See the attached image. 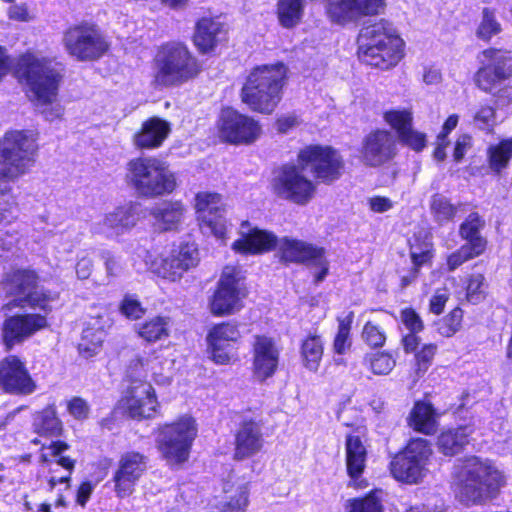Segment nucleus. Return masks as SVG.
I'll return each instance as SVG.
<instances>
[{
    "label": "nucleus",
    "instance_id": "1",
    "mask_svg": "<svg viewBox=\"0 0 512 512\" xmlns=\"http://www.w3.org/2000/svg\"><path fill=\"white\" fill-rule=\"evenodd\" d=\"M241 235L242 237L232 245L237 252L257 254L278 246L283 261L303 263L317 269L314 272L315 284L322 282L328 273L329 264L323 248L287 237L278 242L273 233L249 228L248 223L242 224Z\"/></svg>",
    "mask_w": 512,
    "mask_h": 512
},
{
    "label": "nucleus",
    "instance_id": "18",
    "mask_svg": "<svg viewBox=\"0 0 512 512\" xmlns=\"http://www.w3.org/2000/svg\"><path fill=\"white\" fill-rule=\"evenodd\" d=\"M260 133V125L253 118L231 108L222 111L220 135L224 140L235 144H250L260 136Z\"/></svg>",
    "mask_w": 512,
    "mask_h": 512
},
{
    "label": "nucleus",
    "instance_id": "51",
    "mask_svg": "<svg viewBox=\"0 0 512 512\" xmlns=\"http://www.w3.org/2000/svg\"><path fill=\"white\" fill-rule=\"evenodd\" d=\"M486 295L485 278L482 274H473L469 277L466 286V298L472 304L481 302Z\"/></svg>",
    "mask_w": 512,
    "mask_h": 512
},
{
    "label": "nucleus",
    "instance_id": "35",
    "mask_svg": "<svg viewBox=\"0 0 512 512\" xmlns=\"http://www.w3.org/2000/svg\"><path fill=\"white\" fill-rule=\"evenodd\" d=\"M484 226L485 221L478 213L473 212L459 227L460 237L467 241L465 245L472 248L476 253H483L486 248L487 242L481 236V230Z\"/></svg>",
    "mask_w": 512,
    "mask_h": 512
},
{
    "label": "nucleus",
    "instance_id": "53",
    "mask_svg": "<svg viewBox=\"0 0 512 512\" xmlns=\"http://www.w3.org/2000/svg\"><path fill=\"white\" fill-rule=\"evenodd\" d=\"M473 123L481 130L491 132L496 124V111L492 106H482L473 116Z\"/></svg>",
    "mask_w": 512,
    "mask_h": 512
},
{
    "label": "nucleus",
    "instance_id": "29",
    "mask_svg": "<svg viewBox=\"0 0 512 512\" xmlns=\"http://www.w3.org/2000/svg\"><path fill=\"white\" fill-rule=\"evenodd\" d=\"M384 120L397 131L399 140L412 150L419 152L426 146V135L412 128L410 110H389L384 113Z\"/></svg>",
    "mask_w": 512,
    "mask_h": 512
},
{
    "label": "nucleus",
    "instance_id": "56",
    "mask_svg": "<svg viewBox=\"0 0 512 512\" xmlns=\"http://www.w3.org/2000/svg\"><path fill=\"white\" fill-rule=\"evenodd\" d=\"M437 346L434 344H426L424 345L420 351H418L415 355V360L417 364V373L423 374L427 371L428 367L431 365L434 355L436 353Z\"/></svg>",
    "mask_w": 512,
    "mask_h": 512
},
{
    "label": "nucleus",
    "instance_id": "11",
    "mask_svg": "<svg viewBox=\"0 0 512 512\" xmlns=\"http://www.w3.org/2000/svg\"><path fill=\"white\" fill-rule=\"evenodd\" d=\"M306 170L300 161L297 165L282 166L271 182L274 194L297 205L307 204L313 198L316 186L306 176Z\"/></svg>",
    "mask_w": 512,
    "mask_h": 512
},
{
    "label": "nucleus",
    "instance_id": "61",
    "mask_svg": "<svg viewBox=\"0 0 512 512\" xmlns=\"http://www.w3.org/2000/svg\"><path fill=\"white\" fill-rule=\"evenodd\" d=\"M403 324L411 332H420L423 329V322L419 315L411 308H406L401 312Z\"/></svg>",
    "mask_w": 512,
    "mask_h": 512
},
{
    "label": "nucleus",
    "instance_id": "42",
    "mask_svg": "<svg viewBox=\"0 0 512 512\" xmlns=\"http://www.w3.org/2000/svg\"><path fill=\"white\" fill-rule=\"evenodd\" d=\"M137 332L147 342H156L169 335V318L156 316L141 324Z\"/></svg>",
    "mask_w": 512,
    "mask_h": 512
},
{
    "label": "nucleus",
    "instance_id": "38",
    "mask_svg": "<svg viewBox=\"0 0 512 512\" xmlns=\"http://www.w3.org/2000/svg\"><path fill=\"white\" fill-rule=\"evenodd\" d=\"M9 182L0 179V225L11 224L17 218L18 202Z\"/></svg>",
    "mask_w": 512,
    "mask_h": 512
},
{
    "label": "nucleus",
    "instance_id": "59",
    "mask_svg": "<svg viewBox=\"0 0 512 512\" xmlns=\"http://www.w3.org/2000/svg\"><path fill=\"white\" fill-rule=\"evenodd\" d=\"M69 446L65 442L56 441L53 442L47 449L50 451L49 455L53 457H59L57 463L65 469L71 471L74 468L75 461L69 457L61 456Z\"/></svg>",
    "mask_w": 512,
    "mask_h": 512
},
{
    "label": "nucleus",
    "instance_id": "7",
    "mask_svg": "<svg viewBox=\"0 0 512 512\" xmlns=\"http://www.w3.org/2000/svg\"><path fill=\"white\" fill-rule=\"evenodd\" d=\"M155 83L160 86H179L199 73L196 58L182 43L163 45L155 57Z\"/></svg>",
    "mask_w": 512,
    "mask_h": 512
},
{
    "label": "nucleus",
    "instance_id": "23",
    "mask_svg": "<svg viewBox=\"0 0 512 512\" xmlns=\"http://www.w3.org/2000/svg\"><path fill=\"white\" fill-rule=\"evenodd\" d=\"M384 9V0H338L329 3L327 13L334 23L344 25L380 14Z\"/></svg>",
    "mask_w": 512,
    "mask_h": 512
},
{
    "label": "nucleus",
    "instance_id": "64",
    "mask_svg": "<svg viewBox=\"0 0 512 512\" xmlns=\"http://www.w3.org/2000/svg\"><path fill=\"white\" fill-rule=\"evenodd\" d=\"M472 146V138L471 136L467 134H463L458 137L455 147H454V153L453 157L456 162H459L463 159L466 152L471 148Z\"/></svg>",
    "mask_w": 512,
    "mask_h": 512
},
{
    "label": "nucleus",
    "instance_id": "46",
    "mask_svg": "<svg viewBox=\"0 0 512 512\" xmlns=\"http://www.w3.org/2000/svg\"><path fill=\"white\" fill-rule=\"evenodd\" d=\"M501 31L502 26L496 19L495 11L487 7L483 8L481 21L476 29L477 38L488 42Z\"/></svg>",
    "mask_w": 512,
    "mask_h": 512
},
{
    "label": "nucleus",
    "instance_id": "15",
    "mask_svg": "<svg viewBox=\"0 0 512 512\" xmlns=\"http://www.w3.org/2000/svg\"><path fill=\"white\" fill-rule=\"evenodd\" d=\"M481 67L475 74L476 86L493 94L498 83L512 77V52L489 48L482 51Z\"/></svg>",
    "mask_w": 512,
    "mask_h": 512
},
{
    "label": "nucleus",
    "instance_id": "52",
    "mask_svg": "<svg viewBox=\"0 0 512 512\" xmlns=\"http://www.w3.org/2000/svg\"><path fill=\"white\" fill-rule=\"evenodd\" d=\"M362 339L370 347H381L386 341V335L379 325L368 321L363 327Z\"/></svg>",
    "mask_w": 512,
    "mask_h": 512
},
{
    "label": "nucleus",
    "instance_id": "33",
    "mask_svg": "<svg viewBox=\"0 0 512 512\" xmlns=\"http://www.w3.org/2000/svg\"><path fill=\"white\" fill-rule=\"evenodd\" d=\"M472 433L473 428L469 425L444 431L437 439L438 450L446 456H454L470 442Z\"/></svg>",
    "mask_w": 512,
    "mask_h": 512
},
{
    "label": "nucleus",
    "instance_id": "12",
    "mask_svg": "<svg viewBox=\"0 0 512 512\" xmlns=\"http://www.w3.org/2000/svg\"><path fill=\"white\" fill-rule=\"evenodd\" d=\"M197 429L191 417H182L172 424L164 425L158 436V447L168 460L181 463L188 459Z\"/></svg>",
    "mask_w": 512,
    "mask_h": 512
},
{
    "label": "nucleus",
    "instance_id": "6",
    "mask_svg": "<svg viewBox=\"0 0 512 512\" xmlns=\"http://www.w3.org/2000/svg\"><path fill=\"white\" fill-rule=\"evenodd\" d=\"M126 180L144 197H157L171 193L176 187L174 174L155 157H138L127 163Z\"/></svg>",
    "mask_w": 512,
    "mask_h": 512
},
{
    "label": "nucleus",
    "instance_id": "10",
    "mask_svg": "<svg viewBox=\"0 0 512 512\" xmlns=\"http://www.w3.org/2000/svg\"><path fill=\"white\" fill-rule=\"evenodd\" d=\"M37 275L33 271L16 270L8 274L4 281V290L13 299L5 305L7 308L29 306L47 310L49 303L57 299L52 294L36 287Z\"/></svg>",
    "mask_w": 512,
    "mask_h": 512
},
{
    "label": "nucleus",
    "instance_id": "21",
    "mask_svg": "<svg viewBox=\"0 0 512 512\" xmlns=\"http://www.w3.org/2000/svg\"><path fill=\"white\" fill-rule=\"evenodd\" d=\"M147 468V457L136 451L123 453L113 475L114 490L118 497L129 496Z\"/></svg>",
    "mask_w": 512,
    "mask_h": 512
},
{
    "label": "nucleus",
    "instance_id": "14",
    "mask_svg": "<svg viewBox=\"0 0 512 512\" xmlns=\"http://www.w3.org/2000/svg\"><path fill=\"white\" fill-rule=\"evenodd\" d=\"M63 41L68 53L80 61L97 60L109 48L100 31L90 25L71 27L65 32Z\"/></svg>",
    "mask_w": 512,
    "mask_h": 512
},
{
    "label": "nucleus",
    "instance_id": "48",
    "mask_svg": "<svg viewBox=\"0 0 512 512\" xmlns=\"http://www.w3.org/2000/svg\"><path fill=\"white\" fill-rule=\"evenodd\" d=\"M364 364L376 375H387L393 370L396 362L388 353L373 352L365 355Z\"/></svg>",
    "mask_w": 512,
    "mask_h": 512
},
{
    "label": "nucleus",
    "instance_id": "54",
    "mask_svg": "<svg viewBox=\"0 0 512 512\" xmlns=\"http://www.w3.org/2000/svg\"><path fill=\"white\" fill-rule=\"evenodd\" d=\"M121 313L128 319L137 320L145 314L140 301L132 295H126L120 304Z\"/></svg>",
    "mask_w": 512,
    "mask_h": 512
},
{
    "label": "nucleus",
    "instance_id": "24",
    "mask_svg": "<svg viewBox=\"0 0 512 512\" xmlns=\"http://www.w3.org/2000/svg\"><path fill=\"white\" fill-rule=\"evenodd\" d=\"M0 386L16 395H30L37 388L24 362L14 355L0 361Z\"/></svg>",
    "mask_w": 512,
    "mask_h": 512
},
{
    "label": "nucleus",
    "instance_id": "25",
    "mask_svg": "<svg viewBox=\"0 0 512 512\" xmlns=\"http://www.w3.org/2000/svg\"><path fill=\"white\" fill-rule=\"evenodd\" d=\"M140 218V204L128 203L105 214L102 220L95 223L94 232L117 237L130 231Z\"/></svg>",
    "mask_w": 512,
    "mask_h": 512
},
{
    "label": "nucleus",
    "instance_id": "2",
    "mask_svg": "<svg viewBox=\"0 0 512 512\" xmlns=\"http://www.w3.org/2000/svg\"><path fill=\"white\" fill-rule=\"evenodd\" d=\"M457 497L466 505L494 498L504 485L503 474L488 459L471 456L456 473Z\"/></svg>",
    "mask_w": 512,
    "mask_h": 512
},
{
    "label": "nucleus",
    "instance_id": "45",
    "mask_svg": "<svg viewBox=\"0 0 512 512\" xmlns=\"http://www.w3.org/2000/svg\"><path fill=\"white\" fill-rule=\"evenodd\" d=\"M381 491H372L365 497L352 498L345 506L347 512H384Z\"/></svg>",
    "mask_w": 512,
    "mask_h": 512
},
{
    "label": "nucleus",
    "instance_id": "16",
    "mask_svg": "<svg viewBox=\"0 0 512 512\" xmlns=\"http://www.w3.org/2000/svg\"><path fill=\"white\" fill-rule=\"evenodd\" d=\"M299 160L306 169L314 172L324 183L337 180L343 170V160L338 152L330 147L310 146L300 151Z\"/></svg>",
    "mask_w": 512,
    "mask_h": 512
},
{
    "label": "nucleus",
    "instance_id": "20",
    "mask_svg": "<svg viewBox=\"0 0 512 512\" xmlns=\"http://www.w3.org/2000/svg\"><path fill=\"white\" fill-rule=\"evenodd\" d=\"M396 155V138L387 130L370 132L362 141L360 160L368 167H379Z\"/></svg>",
    "mask_w": 512,
    "mask_h": 512
},
{
    "label": "nucleus",
    "instance_id": "3",
    "mask_svg": "<svg viewBox=\"0 0 512 512\" xmlns=\"http://www.w3.org/2000/svg\"><path fill=\"white\" fill-rule=\"evenodd\" d=\"M357 43L359 59L382 70L396 66L403 57V41L393 25L385 19L363 27Z\"/></svg>",
    "mask_w": 512,
    "mask_h": 512
},
{
    "label": "nucleus",
    "instance_id": "63",
    "mask_svg": "<svg viewBox=\"0 0 512 512\" xmlns=\"http://www.w3.org/2000/svg\"><path fill=\"white\" fill-rule=\"evenodd\" d=\"M68 410L77 419H86L89 414V407L85 400L79 397L73 398L68 403Z\"/></svg>",
    "mask_w": 512,
    "mask_h": 512
},
{
    "label": "nucleus",
    "instance_id": "55",
    "mask_svg": "<svg viewBox=\"0 0 512 512\" xmlns=\"http://www.w3.org/2000/svg\"><path fill=\"white\" fill-rule=\"evenodd\" d=\"M112 325V320L108 311L104 308H96L90 314V321L86 329H93L94 331H102L105 333L107 328H110Z\"/></svg>",
    "mask_w": 512,
    "mask_h": 512
},
{
    "label": "nucleus",
    "instance_id": "47",
    "mask_svg": "<svg viewBox=\"0 0 512 512\" xmlns=\"http://www.w3.org/2000/svg\"><path fill=\"white\" fill-rule=\"evenodd\" d=\"M105 333L94 331L93 329H84L81 342L78 345L79 353L84 358H90L96 355L104 341Z\"/></svg>",
    "mask_w": 512,
    "mask_h": 512
},
{
    "label": "nucleus",
    "instance_id": "5",
    "mask_svg": "<svg viewBox=\"0 0 512 512\" xmlns=\"http://www.w3.org/2000/svg\"><path fill=\"white\" fill-rule=\"evenodd\" d=\"M16 74L27 86V95L36 106H46L56 101L62 75L52 62L32 55L22 56Z\"/></svg>",
    "mask_w": 512,
    "mask_h": 512
},
{
    "label": "nucleus",
    "instance_id": "9",
    "mask_svg": "<svg viewBox=\"0 0 512 512\" xmlns=\"http://www.w3.org/2000/svg\"><path fill=\"white\" fill-rule=\"evenodd\" d=\"M148 362L142 358L131 361L127 373L131 378L127 395L121 400V405L129 417L133 419L151 418L158 406L154 389L150 383L143 380L146 377Z\"/></svg>",
    "mask_w": 512,
    "mask_h": 512
},
{
    "label": "nucleus",
    "instance_id": "28",
    "mask_svg": "<svg viewBox=\"0 0 512 512\" xmlns=\"http://www.w3.org/2000/svg\"><path fill=\"white\" fill-rule=\"evenodd\" d=\"M280 351L275 341L265 335H256L253 343V372L260 381L271 377L279 362Z\"/></svg>",
    "mask_w": 512,
    "mask_h": 512
},
{
    "label": "nucleus",
    "instance_id": "41",
    "mask_svg": "<svg viewBox=\"0 0 512 512\" xmlns=\"http://www.w3.org/2000/svg\"><path fill=\"white\" fill-rule=\"evenodd\" d=\"M323 355V343L319 336L307 337L301 346L304 366L310 371H317Z\"/></svg>",
    "mask_w": 512,
    "mask_h": 512
},
{
    "label": "nucleus",
    "instance_id": "37",
    "mask_svg": "<svg viewBox=\"0 0 512 512\" xmlns=\"http://www.w3.org/2000/svg\"><path fill=\"white\" fill-rule=\"evenodd\" d=\"M408 424L414 430L427 435L435 432L436 419L433 407L427 403L417 402L409 415Z\"/></svg>",
    "mask_w": 512,
    "mask_h": 512
},
{
    "label": "nucleus",
    "instance_id": "57",
    "mask_svg": "<svg viewBox=\"0 0 512 512\" xmlns=\"http://www.w3.org/2000/svg\"><path fill=\"white\" fill-rule=\"evenodd\" d=\"M481 253H476V251L472 250V248L466 246L465 244L453 252L447 259V265L450 271L455 270L464 262L479 256Z\"/></svg>",
    "mask_w": 512,
    "mask_h": 512
},
{
    "label": "nucleus",
    "instance_id": "31",
    "mask_svg": "<svg viewBox=\"0 0 512 512\" xmlns=\"http://www.w3.org/2000/svg\"><path fill=\"white\" fill-rule=\"evenodd\" d=\"M225 26L212 18L200 19L195 27L193 41L201 53H209L226 39Z\"/></svg>",
    "mask_w": 512,
    "mask_h": 512
},
{
    "label": "nucleus",
    "instance_id": "19",
    "mask_svg": "<svg viewBox=\"0 0 512 512\" xmlns=\"http://www.w3.org/2000/svg\"><path fill=\"white\" fill-rule=\"evenodd\" d=\"M238 271L235 267L226 266L223 269L218 288L211 302V311L215 315H224L240 308L241 298L244 297Z\"/></svg>",
    "mask_w": 512,
    "mask_h": 512
},
{
    "label": "nucleus",
    "instance_id": "13",
    "mask_svg": "<svg viewBox=\"0 0 512 512\" xmlns=\"http://www.w3.org/2000/svg\"><path fill=\"white\" fill-rule=\"evenodd\" d=\"M431 454L432 449L428 440L412 439L391 461L392 475L402 482L417 483L424 476Z\"/></svg>",
    "mask_w": 512,
    "mask_h": 512
},
{
    "label": "nucleus",
    "instance_id": "32",
    "mask_svg": "<svg viewBox=\"0 0 512 512\" xmlns=\"http://www.w3.org/2000/svg\"><path fill=\"white\" fill-rule=\"evenodd\" d=\"M171 131L167 121L152 117L143 122L139 132L134 135V144L142 149H154L162 145Z\"/></svg>",
    "mask_w": 512,
    "mask_h": 512
},
{
    "label": "nucleus",
    "instance_id": "8",
    "mask_svg": "<svg viewBox=\"0 0 512 512\" xmlns=\"http://www.w3.org/2000/svg\"><path fill=\"white\" fill-rule=\"evenodd\" d=\"M36 144L24 131L7 132L0 139V179L16 181L35 163Z\"/></svg>",
    "mask_w": 512,
    "mask_h": 512
},
{
    "label": "nucleus",
    "instance_id": "58",
    "mask_svg": "<svg viewBox=\"0 0 512 512\" xmlns=\"http://www.w3.org/2000/svg\"><path fill=\"white\" fill-rule=\"evenodd\" d=\"M462 316L463 313L460 308L453 309L444 319V324L440 328L441 334L446 337L455 334L461 326Z\"/></svg>",
    "mask_w": 512,
    "mask_h": 512
},
{
    "label": "nucleus",
    "instance_id": "39",
    "mask_svg": "<svg viewBox=\"0 0 512 512\" xmlns=\"http://www.w3.org/2000/svg\"><path fill=\"white\" fill-rule=\"evenodd\" d=\"M35 431L44 436H58L62 431V423L56 415L54 406H48L38 412L33 422Z\"/></svg>",
    "mask_w": 512,
    "mask_h": 512
},
{
    "label": "nucleus",
    "instance_id": "60",
    "mask_svg": "<svg viewBox=\"0 0 512 512\" xmlns=\"http://www.w3.org/2000/svg\"><path fill=\"white\" fill-rule=\"evenodd\" d=\"M101 259L104 261L107 275L118 276L122 272V264L120 258L109 250H103L100 253Z\"/></svg>",
    "mask_w": 512,
    "mask_h": 512
},
{
    "label": "nucleus",
    "instance_id": "30",
    "mask_svg": "<svg viewBox=\"0 0 512 512\" xmlns=\"http://www.w3.org/2000/svg\"><path fill=\"white\" fill-rule=\"evenodd\" d=\"M234 458L243 460L257 454L264 445L262 424L253 419L243 420L234 439Z\"/></svg>",
    "mask_w": 512,
    "mask_h": 512
},
{
    "label": "nucleus",
    "instance_id": "44",
    "mask_svg": "<svg viewBox=\"0 0 512 512\" xmlns=\"http://www.w3.org/2000/svg\"><path fill=\"white\" fill-rule=\"evenodd\" d=\"M458 207L451 203V201L444 195L436 193L431 197L430 209L432 216L440 225L452 221L458 211Z\"/></svg>",
    "mask_w": 512,
    "mask_h": 512
},
{
    "label": "nucleus",
    "instance_id": "49",
    "mask_svg": "<svg viewBox=\"0 0 512 512\" xmlns=\"http://www.w3.org/2000/svg\"><path fill=\"white\" fill-rule=\"evenodd\" d=\"M247 484H241L237 487L233 495L228 496V500L223 503L221 512H245L248 500Z\"/></svg>",
    "mask_w": 512,
    "mask_h": 512
},
{
    "label": "nucleus",
    "instance_id": "22",
    "mask_svg": "<svg viewBox=\"0 0 512 512\" xmlns=\"http://www.w3.org/2000/svg\"><path fill=\"white\" fill-rule=\"evenodd\" d=\"M47 325L46 316L41 314H18L7 317L1 326L3 343L10 350Z\"/></svg>",
    "mask_w": 512,
    "mask_h": 512
},
{
    "label": "nucleus",
    "instance_id": "40",
    "mask_svg": "<svg viewBox=\"0 0 512 512\" xmlns=\"http://www.w3.org/2000/svg\"><path fill=\"white\" fill-rule=\"evenodd\" d=\"M304 0H278L277 14L280 24L285 28L296 26L302 18Z\"/></svg>",
    "mask_w": 512,
    "mask_h": 512
},
{
    "label": "nucleus",
    "instance_id": "36",
    "mask_svg": "<svg viewBox=\"0 0 512 512\" xmlns=\"http://www.w3.org/2000/svg\"><path fill=\"white\" fill-rule=\"evenodd\" d=\"M366 456V448L359 436H348L346 439V465L347 472L352 479H357L362 474Z\"/></svg>",
    "mask_w": 512,
    "mask_h": 512
},
{
    "label": "nucleus",
    "instance_id": "17",
    "mask_svg": "<svg viewBox=\"0 0 512 512\" xmlns=\"http://www.w3.org/2000/svg\"><path fill=\"white\" fill-rule=\"evenodd\" d=\"M199 263V252L195 244L184 243L172 250L167 258L155 259L150 269L158 276L176 281Z\"/></svg>",
    "mask_w": 512,
    "mask_h": 512
},
{
    "label": "nucleus",
    "instance_id": "34",
    "mask_svg": "<svg viewBox=\"0 0 512 512\" xmlns=\"http://www.w3.org/2000/svg\"><path fill=\"white\" fill-rule=\"evenodd\" d=\"M184 208L178 202H163L151 209V216L155 220V226L161 231L177 229L183 218Z\"/></svg>",
    "mask_w": 512,
    "mask_h": 512
},
{
    "label": "nucleus",
    "instance_id": "26",
    "mask_svg": "<svg viewBox=\"0 0 512 512\" xmlns=\"http://www.w3.org/2000/svg\"><path fill=\"white\" fill-rule=\"evenodd\" d=\"M195 207L200 225L207 227L216 236H222L225 230V220L221 195L208 192L198 193Z\"/></svg>",
    "mask_w": 512,
    "mask_h": 512
},
{
    "label": "nucleus",
    "instance_id": "62",
    "mask_svg": "<svg viewBox=\"0 0 512 512\" xmlns=\"http://www.w3.org/2000/svg\"><path fill=\"white\" fill-rule=\"evenodd\" d=\"M449 299V291L447 288H439L430 300V311L434 314H441L445 304Z\"/></svg>",
    "mask_w": 512,
    "mask_h": 512
},
{
    "label": "nucleus",
    "instance_id": "4",
    "mask_svg": "<svg viewBox=\"0 0 512 512\" xmlns=\"http://www.w3.org/2000/svg\"><path fill=\"white\" fill-rule=\"evenodd\" d=\"M286 74L283 64L256 67L241 90V99L255 112L270 114L281 100Z\"/></svg>",
    "mask_w": 512,
    "mask_h": 512
},
{
    "label": "nucleus",
    "instance_id": "43",
    "mask_svg": "<svg viewBox=\"0 0 512 512\" xmlns=\"http://www.w3.org/2000/svg\"><path fill=\"white\" fill-rule=\"evenodd\" d=\"M489 167L496 173L506 168L512 158V139L502 140L497 145H490L487 150Z\"/></svg>",
    "mask_w": 512,
    "mask_h": 512
},
{
    "label": "nucleus",
    "instance_id": "27",
    "mask_svg": "<svg viewBox=\"0 0 512 512\" xmlns=\"http://www.w3.org/2000/svg\"><path fill=\"white\" fill-rule=\"evenodd\" d=\"M240 337L241 333L234 323L225 322L213 327L207 336L213 361L217 364L229 363L233 356V344Z\"/></svg>",
    "mask_w": 512,
    "mask_h": 512
},
{
    "label": "nucleus",
    "instance_id": "50",
    "mask_svg": "<svg viewBox=\"0 0 512 512\" xmlns=\"http://www.w3.org/2000/svg\"><path fill=\"white\" fill-rule=\"evenodd\" d=\"M353 313L351 312L346 319H339L338 331L334 339V351L338 354H344L351 346L349 339Z\"/></svg>",
    "mask_w": 512,
    "mask_h": 512
}]
</instances>
